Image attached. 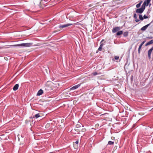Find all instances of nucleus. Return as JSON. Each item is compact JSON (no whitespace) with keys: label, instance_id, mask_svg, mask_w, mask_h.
<instances>
[{"label":"nucleus","instance_id":"nucleus-22","mask_svg":"<svg viewBox=\"0 0 153 153\" xmlns=\"http://www.w3.org/2000/svg\"><path fill=\"white\" fill-rule=\"evenodd\" d=\"M102 50V48L99 47V48L98 49V50L99 51H101Z\"/></svg>","mask_w":153,"mask_h":153},{"label":"nucleus","instance_id":"nucleus-30","mask_svg":"<svg viewBox=\"0 0 153 153\" xmlns=\"http://www.w3.org/2000/svg\"><path fill=\"white\" fill-rule=\"evenodd\" d=\"M143 4H145L146 6V1H144L143 3Z\"/></svg>","mask_w":153,"mask_h":153},{"label":"nucleus","instance_id":"nucleus-29","mask_svg":"<svg viewBox=\"0 0 153 153\" xmlns=\"http://www.w3.org/2000/svg\"><path fill=\"white\" fill-rule=\"evenodd\" d=\"M79 142L78 140H77L75 142V143L76 144H78V143Z\"/></svg>","mask_w":153,"mask_h":153},{"label":"nucleus","instance_id":"nucleus-8","mask_svg":"<svg viewBox=\"0 0 153 153\" xmlns=\"http://www.w3.org/2000/svg\"><path fill=\"white\" fill-rule=\"evenodd\" d=\"M80 85L79 84L77 85H74L73 86L72 88H71L70 89L71 90H74L77 88H79Z\"/></svg>","mask_w":153,"mask_h":153},{"label":"nucleus","instance_id":"nucleus-26","mask_svg":"<svg viewBox=\"0 0 153 153\" xmlns=\"http://www.w3.org/2000/svg\"><path fill=\"white\" fill-rule=\"evenodd\" d=\"M135 21L136 22H137L139 21V20L137 19V18H136V19H135Z\"/></svg>","mask_w":153,"mask_h":153},{"label":"nucleus","instance_id":"nucleus-28","mask_svg":"<svg viewBox=\"0 0 153 153\" xmlns=\"http://www.w3.org/2000/svg\"><path fill=\"white\" fill-rule=\"evenodd\" d=\"M148 45H149V44L148 42L146 44V45H145V46H148Z\"/></svg>","mask_w":153,"mask_h":153},{"label":"nucleus","instance_id":"nucleus-25","mask_svg":"<svg viewBox=\"0 0 153 153\" xmlns=\"http://www.w3.org/2000/svg\"><path fill=\"white\" fill-rule=\"evenodd\" d=\"M134 17L135 18V19H136V18H137V15L136 13H134Z\"/></svg>","mask_w":153,"mask_h":153},{"label":"nucleus","instance_id":"nucleus-32","mask_svg":"<svg viewBox=\"0 0 153 153\" xmlns=\"http://www.w3.org/2000/svg\"><path fill=\"white\" fill-rule=\"evenodd\" d=\"M131 79H132V78L131 76Z\"/></svg>","mask_w":153,"mask_h":153},{"label":"nucleus","instance_id":"nucleus-19","mask_svg":"<svg viewBox=\"0 0 153 153\" xmlns=\"http://www.w3.org/2000/svg\"><path fill=\"white\" fill-rule=\"evenodd\" d=\"M149 45L153 43V39L152 40L148 42Z\"/></svg>","mask_w":153,"mask_h":153},{"label":"nucleus","instance_id":"nucleus-1","mask_svg":"<svg viewBox=\"0 0 153 153\" xmlns=\"http://www.w3.org/2000/svg\"><path fill=\"white\" fill-rule=\"evenodd\" d=\"M32 44L33 43H24L13 45L11 46L13 47H28L31 46Z\"/></svg>","mask_w":153,"mask_h":153},{"label":"nucleus","instance_id":"nucleus-34","mask_svg":"<svg viewBox=\"0 0 153 153\" xmlns=\"http://www.w3.org/2000/svg\"><path fill=\"white\" fill-rule=\"evenodd\" d=\"M97 52H97V51L96 53H97Z\"/></svg>","mask_w":153,"mask_h":153},{"label":"nucleus","instance_id":"nucleus-2","mask_svg":"<svg viewBox=\"0 0 153 153\" xmlns=\"http://www.w3.org/2000/svg\"><path fill=\"white\" fill-rule=\"evenodd\" d=\"M72 25V24H70V23H68V24H66L63 25H62L60 24L59 25V27L60 28H63L70 26Z\"/></svg>","mask_w":153,"mask_h":153},{"label":"nucleus","instance_id":"nucleus-14","mask_svg":"<svg viewBox=\"0 0 153 153\" xmlns=\"http://www.w3.org/2000/svg\"><path fill=\"white\" fill-rule=\"evenodd\" d=\"M128 34V31H126L124 32L123 33V36L124 37L127 36Z\"/></svg>","mask_w":153,"mask_h":153},{"label":"nucleus","instance_id":"nucleus-17","mask_svg":"<svg viewBox=\"0 0 153 153\" xmlns=\"http://www.w3.org/2000/svg\"><path fill=\"white\" fill-rule=\"evenodd\" d=\"M114 143V141H109L108 142V144L109 145H112Z\"/></svg>","mask_w":153,"mask_h":153},{"label":"nucleus","instance_id":"nucleus-10","mask_svg":"<svg viewBox=\"0 0 153 153\" xmlns=\"http://www.w3.org/2000/svg\"><path fill=\"white\" fill-rule=\"evenodd\" d=\"M19 85L18 84H16L13 87V90L14 91L17 90L19 88Z\"/></svg>","mask_w":153,"mask_h":153},{"label":"nucleus","instance_id":"nucleus-13","mask_svg":"<svg viewBox=\"0 0 153 153\" xmlns=\"http://www.w3.org/2000/svg\"><path fill=\"white\" fill-rule=\"evenodd\" d=\"M123 33V31L122 30H120L119 31H118L117 33V36H119L121 34H122Z\"/></svg>","mask_w":153,"mask_h":153},{"label":"nucleus","instance_id":"nucleus-35","mask_svg":"<svg viewBox=\"0 0 153 153\" xmlns=\"http://www.w3.org/2000/svg\"><path fill=\"white\" fill-rule=\"evenodd\" d=\"M1 137H0V140H1Z\"/></svg>","mask_w":153,"mask_h":153},{"label":"nucleus","instance_id":"nucleus-31","mask_svg":"<svg viewBox=\"0 0 153 153\" xmlns=\"http://www.w3.org/2000/svg\"><path fill=\"white\" fill-rule=\"evenodd\" d=\"M103 40H103V39H102V40L101 41L102 42V41H103Z\"/></svg>","mask_w":153,"mask_h":153},{"label":"nucleus","instance_id":"nucleus-20","mask_svg":"<svg viewBox=\"0 0 153 153\" xmlns=\"http://www.w3.org/2000/svg\"><path fill=\"white\" fill-rule=\"evenodd\" d=\"M100 47L102 48V47L104 45V44L102 43V41H101L100 42Z\"/></svg>","mask_w":153,"mask_h":153},{"label":"nucleus","instance_id":"nucleus-5","mask_svg":"<svg viewBox=\"0 0 153 153\" xmlns=\"http://www.w3.org/2000/svg\"><path fill=\"white\" fill-rule=\"evenodd\" d=\"M152 22H151L150 23H149V24L145 25V26L143 27H142L141 29V30L142 31H145L147 29V28L148 27H149L150 25L152 23Z\"/></svg>","mask_w":153,"mask_h":153},{"label":"nucleus","instance_id":"nucleus-6","mask_svg":"<svg viewBox=\"0 0 153 153\" xmlns=\"http://www.w3.org/2000/svg\"><path fill=\"white\" fill-rule=\"evenodd\" d=\"M120 29V27H119L114 28L112 30V32L114 33L119 30Z\"/></svg>","mask_w":153,"mask_h":153},{"label":"nucleus","instance_id":"nucleus-18","mask_svg":"<svg viewBox=\"0 0 153 153\" xmlns=\"http://www.w3.org/2000/svg\"><path fill=\"white\" fill-rule=\"evenodd\" d=\"M146 6V5L145 4H143L141 6V7L143 9L145 10V7Z\"/></svg>","mask_w":153,"mask_h":153},{"label":"nucleus","instance_id":"nucleus-9","mask_svg":"<svg viewBox=\"0 0 153 153\" xmlns=\"http://www.w3.org/2000/svg\"><path fill=\"white\" fill-rule=\"evenodd\" d=\"M43 93V90L42 89H40L38 92L37 95V96H40L42 95Z\"/></svg>","mask_w":153,"mask_h":153},{"label":"nucleus","instance_id":"nucleus-7","mask_svg":"<svg viewBox=\"0 0 153 153\" xmlns=\"http://www.w3.org/2000/svg\"><path fill=\"white\" fill-rule=\"evenodd\" d=\"M145 42H146V40L144 41L143 42H142L141 43V44L140 45V46L139 47V48H138V53H140V49L141 48L142 46L144 44Z\"/></svg>","mask_w":153,"mask_h":153},{"label":"nucleus","instance_id":"nucleus-27","mask_svg":"<svg viewBox=\"0 0 153 153\" xmlns=\"http://www.w3.org/2000/svg\"><path fill=\"white\" fill-rule=\"evenodd\" d=\"M148 38L150 39H152L153 38L152 36H149L148 37Z\"/></svg>","mask_w":153,"mask_h":153},{"label":"nucleus","instance_id":"nucleus-15","mask_svg":"<svg viewBox=\"0 0 153 153\" xmlns=\"http://www.w3.org/2000/svg\"><path fill=\"white\" fill-rule=\"evenodd\" d=\"M151 0H146L145 1L146 2V6H147L149 3L150 2Z\"/></svg>","mask_w":153,"mask_h":153},{"label":"nucleus","instance_id":"nucleus-21","mask_svg":"<svg viewBox=\"0 0 153 153\" xmlns=\"http://www.w3.org/2000/svg\"><path fill=\"white\" fill-rule=\"evenodd\" d=\"M98 74V73L97 72H95L93 73V74L94 76L97 75Z\"/></svg>","mask_w":153,"mask_h":153},{"label":"nucleus","instance_id":"nucleus-11","mask_svg":"<svg viewBox=\"0 0 153 153\" xmlns=\"http://www.w3.org/2000/svg\"><path fill=\"white\" fill-rule=\"evenodd\" d=\"M40 116L39 113L31 117L33 119L37 118Z\"/></svg>","mask_w":153,"mask_h":153},{"label":"nucleus","instance_id":"nucleus-12","mask_svg":"<svg viewBox=\"0 0 153 153\" xmlns=\"http://www.w3.org/2000/svg\"><path fill=\"white\" fill-rule=\"evenodd\" d=\"M142 2L143 1H141L139 3L137 4L136 5V7L137 8L139 7L140 6V5L142 3Z\"/></svg>","mask_w":153,"mask_h":153},{"label":"nucleus","instance_id":"nucleus-24","mask_svg":"<svg viewBox=\"0 0 153 153\" xmlns=\"http://www.w3.org/2000/svg\"><path fill=\"white\" fill-rule=\"evenodd\" d=\"M119 58V57L118 56H116L114 57V59L116 60H117Z\"/></svg>","mask_w":153,"mask_h":153},{"label":"nucleus","instance_id":"nucleus-4","mask_svg":"<svg viewBox=\"0 0 153 153\" xmlns=\"http://www.w3.org/2000/svg\"><path fill=\"white\" fill-rule=\"evenodd\" d=\"M153 50V46L148 51V55L149 59L151 58V55Z\"/></svg>","mask_w":153,"mask_h":153},{"label":"nucleus","instance_id":"nucleus-33","mask_svg":"<svg viewBox=\"0 0 153 153\" xmlns=\"http://www.w3.org/2000/svg\"><path fill=\"white\" fill-rule=\"evenodd\" d=\"M131 76V77H132V78H133V76Z\"/></svg>","mask_w":153,"mask_h":153},{"label":"nucleus","instance_id":"nucleus-3","mask_svg":"<svg viewBox=\"0 0 153 153\" xmlns=\"http://www.w3.org/2000/svg\"><path fill=\"white\" fill-rule=\"evenodd\" d=\"M144 10L141 7L140 8L137 9L136 10V12L137 13H142L144 11Z\"/></svg>","mask_w":153,"mask_h":153},{"label":"nucleus","instance_id":"nucleus-23","mask_svg":"<svg viewBox=\"0 0 153 153\" xmlns=\"http://www.w3.org/2000/svg\"><path fill=\"white\" fill-rule=\"evenodd\" d=\"M143 17V19H146L148 18V17L147 16H146V15H144Z\"/></svg>","mask_w":153,"mask_h":153},{"label":"nucleus","instance_id":"nucleus-16","mask_svg":"<svg viewBox=\"0 0 153 153\" xmlns=\"http://www.w3.org/2000/svg\"><path fill=\"white\" fill-rule=\"evenodd\" d=\"M139 18L140 19L141 21H142L143 20V17L142 15H139Z\"/></svg>","mask_w":153,"mask_h":153}]
</instances>
